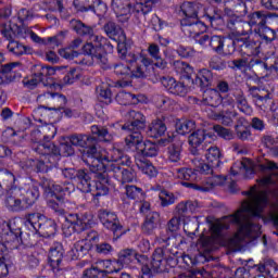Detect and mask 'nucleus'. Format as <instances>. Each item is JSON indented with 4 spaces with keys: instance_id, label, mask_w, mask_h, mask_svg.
I'll return each instance as SVG.
<instances>
[{
    "instance_id": "4c0bfd02",
    "label": "nucleus",
    "mask_w": 278,
    "mask_h": 278,
    "mask_svg": "<svg viewBox=\"0 0 278 278\" xmlns=\"http://www.w3.org/2000/svg\"><path fill=\"white\" fill-rule=\"evenodd\" d=\"M157 225H160V213L150 212L147 214L142 231L144 233H153V230L157 229Z\"/></svg>"
},
{
    "instance_id": "20e7f679",
    "label": "nucleus",
    "mask_w": 278,
    "mask_h": 278,
    "mask_svg": "<svg viewBox=\"0 0 278 278\" xmlns=\"http://www.w3.org/2000/svg\"><path fill=\"white\" fill-rule=\"evenodd\" d=\"M104 162L109 173H113L115 179H119L122 184H131L136 179V172L131 168L123 166H131V156L125 153L122 149L113 148L104 155Z\"/></svg>"
},
{
    "instance_id": "423d86ee",
    "label": "nucleus",
    "mask_w": 278,
    "mask_h": 278,
    "mask_svg": "<svg viewBox=\"0 0 278 278\" xmlns=\"http://www.w3.org/2000/svg\"><path fill=\"white\" fill-rule=\"evenodd\" d=\"M174 66L184 79L188 80L189 84H195L200 88H208V86H212V81H214V74L207 68H203L194 75L192 66L184 61H176Z\"/></svg>"
},
{
    "instance_id": "5fc2aeb1",
    "label": "nucleus",
    "mask_w": 278,
    "mask_h": 278,
    "mask_svg": "<svg viewBox=\"0 0 278 278\" xmlns=\"http://www.w3.org/2000/svg\"><path fill=\"white\" fill-rule=\"evenodd\" d=\"M249 68H253V71L261 73V75H266L268 71L273 72L270 66L268 67V63L262 61L261 59H251L249 61Z\"/></svg>"
},
{
    "instance_id": "49530a36",
    "label": "nucleus",
    "mask_w": 278,
    "mask_h": 278,
    "mask_svg": "<svg viewBox=\"0 0 278 278\" xmlns=\"http://www.w3.org/2000/svg\"><path fill=\"white\" fill-rule=\"evenodd\" d=\"M181 219L174 215V217L167 223V236H164V233H161L159 238H156L157 242H168L170 240V235L169 233H175L177 229H179V223Z\"/></svg>"
},
{
    "instance_id": "dca6fc26",
    "label": "nucleus",
    "mask_w": 278,
    "mask_h": 278,
    "mask_svg": "<svg viewBox=\"0 0 278 278\" xmlns=\"http://www.w3.org/2000/svg\"><path fill=\"white\" fill-rule=\"evenodd\" d=\"M126 146L131 149V147H136L137 152L143 155V157H155L160 151V147L151 141L143 142V137L141 136V140L137 141L131 140L127 141Z\"/></svg>"
},
{
    "instance_id": "09e8293b",
    "label": "nucleus",
    "mask_w": 278,
    "mask_h": 278,
    "mask_svg": "<svg viewBox=\"0 0 278 278\" xmlns=\"http://www.w3.org/2000/svg\"><path fill=\"white\" fill-rule=\"evenodd\" d=\"M45 220V216H42V214L40 213H29L25 215V225L26 227H33V229H35V231H38V229L40 228L39 225H41V223Z\"/></svg>"
},
{
    "instance_id": "39448f33",
    "label": "nucleus",
    "mask_w": 278,
    "mask_h": 278,
    "mask_svg": "<svg viewBox=\"0 0 278 278\" xmlns=\"http://www.w3.org/2000/svg\"><path fill=\"white\" fill-rule=\"evenodd\" d=\"M73 147H80L83 151V161L87 166L94 164L105 157L103 154V149L97 144V137H91L88 135H72L68 138Z\"/></svg>"
},
{
    "instance_id": "de8ad7c7",
    "label": "nucleus",
    "mask_w": 278,
    "mask_h": 278,
    "mask_svg": "<svg viewBox=\"0 0 278 278\" xmlns=\"http://www.w3.org/2000/svg\"><path fill=\"white\" fill-rule=\"evenodd\" d=\"M91 134L102 142H112L113 137L104 126H99V125L91 126Z\"/></svg>"
},
{
    "instance_id": "0eeeda50",
    "label": "nucleus",
    "mask_w": 278,
    "mask_h": 278,
    "mask_svg": "<svg viewBox=\"0 0 278 278\" xmlns=\"http://www.w3.org/2000/svg\"><path fill=\"white\" fill-rule=\"evenodd\" d=\"M1 34L9 40L7 49L10 53H13V55H25L27 53V46L14 40V38H21L23 36V28L16 23L8 22L2 24Z\"/></svg>"
},
{
    "instance_id": "6e6552de",
    "label": "nucleus",
    "mask_w": 278,
    "mask_h": 278,
    "mask_svg": "<svg viewBox=\"0 0 278 278\" xmlns=\"http://www.w3.org/2000/svg\"><path fill=\"white\" fill-rule=\"evenodd\" d=\"M128 118L129 122L122 127L129 134L125 138V142H131V140L140 142L142 140V131L147 127V117L140 111H130L128 112Z\"/></svg>"
},
{
    "instance_id": "f03ea898",
    "label": "nucleus",
    "mask_w": 278,
    "mask_h": 278,
    "mask_svg": "<svg viewBox=\"0 0 278 278\" xmlns=\"http://www.w3.org/2000/svg\"><path fill=\"white\" fill-rule=\"evenodd\" d=\"M70 25L77 36L89 38L90 41L83 47L84 53L90 55L91 60L99 64L101 68H108L109 60L105 47H103V37L94 35V28L80 20H72Z\"/></svg>"
},
{
    "instance_id": "58836bf2",
    "label": "nucleus",
    "mask_w": 278,
    "mask_h": 278,
    "mask_svg": "<svg viewBox=\"0 0 278 278\" xmlns=\"http://www.w3.org/2000/svg\"><path fill=\"white\" fill-rule=\"evenodd\" d=\"M43 190L48 197H55L59 203H62L63 198L58 195L62 194V185H58L52 180L46 179L43 180Z\"/></svg>"
},
{
    "instance_id": "a211bd4d",
    "label": "nucleus",
    "mask_w": 278,
    "mask_h": 278,
    "mask_svg": "<svg viewBox=\"0 0 278 278\" xmlns=\"http://www.w3.org/2000/svg\"><path fill=\"white\" fill-rule=\"evenodd\" d=\"M237 48L243 56L254 58L260 55V42L250 37H237Z\"/></svg>"
},
{
    "instance_id": "0e129e2a",
    "label": "nucleus",
    "mask_w": 278,
    "mask_h": 278,
    "mask_svg": "<svg viewBox=\"0 0 278 278\" xmlns=\"http://www.w3.org/2000/svg\"><path fill=\"white\" fill-rule=\"evenodd\" d=\"M213 130L224 140H233V131L231 129L225 128L222 125H215L213 126Z\"/></svg>"
},
{
    "instance_id": "f8f14e48",
    "label": "nucleus",
    "mask_w": 278,
    "mask_h": 278,
    "mask_svg": "<svg viewBox=\"0 0 278 278\" xmlns=\"http://www.w3.org/2000/svg\"><path fill=\"white\" fill-rule=\"evenodd\" d=\"M51 75H55V70L50 66H41L30 79H24L23 84L30 90H34L40 83L43 84V86L51 87L53 86V78H51Z\"/></svg>"
},
{
    "instance_id": "cd10ccee",
    "label": "nucleus",
    "mask_w": 278,
    "mask_h": 278,
    "mask_svg": "<svg viewBox=\"0 0 278 278\" xmlns=\"http://www.w3.org/2000/svg\"><path fill=\"white\" fill-rule=\"evenodd\" d=\"M80 192H92V177L86 169H78L75 178Z\"/></svg>"
},
{
    "instance_id": "7c9ffc66",
    "label": "nucleus",
    "mask_w": 278,
    "mask_h": 278,
    "mask_svg": "<svg viewBox=\"0 0 278 278\" xmlns=\"http://www.w3.org/2000/svg\"><path fill=\"white\" fill-rule=\"evenodd\" d=\"M64 258V248L62 247V243L54 242L49 252V260H50V266L52 268L60 267V264H62V260Z\"/></svg>"
},
{
    "instance_id": "72a5a7b5",
    "label": "nucleus",
    "mask_w": 278,
    "mask_h": 278,
    "mask_svg": "<svg viewBox=\"0 0 278 278\" xmlns=\"http://www.w3.org/2000/svg\"><path fill=\"white\" fill-rule=\"evenodd\" d=\"M166 123L162 119H154L151 122V124L148 126L147 136L149 138H162L164 134H166Z\"/></svg>"
},
{
    "instance_id": "4468645a",
    "label": "nucleus",
    "mask_w": 278,
    "mask_h": 278,
    "mask_svg": "<svg viewBox=\"0 0 278 278\" xmlns=\"http://www.w3.org/2000/svg\"><path fill=\"white\" fill-rule=\"evenodd\" d=\"M5 207L9 212H25L27 211V204H25V200L23 198V191L18 187H13L7 193L4 200Z\"/></svg>"
},
{
    "instance_id": "393cba45",
    "label": "nucleus",
    "mask_w": 278,
    "mask_h": 278,
    "mask_svg": "<svg viewBox=\"0 0 278 278\" xmlns=\"http://www.w3.org/2000/svg\"><path fill=\"white\" fill-rule=\"evenodd\" d=\"M199 10H201V4L199 2L185 1L179 5H176V12L186 16L185 18L190 20L199 18Z\"/></svg>"
},
{
    "instance_id": "338daca9",
    "label": "nucleus",
    "mask_w": 278,
    "mask_h": 278,
    "mask_svg": "<svg viewBox=\"0 0 278 278\" xmlns=\"http://www.w3.org/2000/svg\"><path fill=\"white\" fill-rule=\"evenodd\" d=\"M79 77H81V72L78 68L72 67L64 76L63 81L64 84H75Z\"/></svg>"
},
{
    "instance_id": "774afa93",
    "label": "nucleus",
    "mask_w": 278,
    "mask_h": 278,
    "mask_svg": "<svg viewBox=\"0 0 278 278\" xmlns=\"http://www.w3.org/2000/svg\"><path fill=\"white\" fill-rule=\"evenodd\" d=\"M228 66L231 71H242V68H247L249 66V60L245 58L243 59H236L228 62Z\"/></svg>"
},
{
    "instance_id": "473e14b6",
    "label": "nucleus",
    "mask_w": 278,
    "mask_h": 278,
    "mask_svg": "<svg viewBox=\"0 0 278 278\" xmlns=\"http://www.w3.org/2000/svg\"><path fill=\"white\" fill-rule=\"evenodd\" d=\"M131 46L127 43V41L118 42L117 52L119 54L121 60H125L130 66L138 63L139 55L129 52Z\"/></svg>"
},
{
    "instance_id": "5701e85b",
    "label": "nucleus",
    "mask_w": 278,
    "mask_h": 278,
    "mask_svg": "<svg viewBox=\"0 0 278 278\" xmlns=\"http://www.w3.org/2000/svg\"><path fill=\"white\" fill-rule=\"evenodd\" d=\"M273 13L268 11H254L248 15V25L251 27H257V29L262 27H266L268 23V18H273Z\"/></svg>"
},
{
    "instance_id": "8fccbe9b",
    "label": "nucleus",
    "mask_w": 278,
    "mask_h": 278,
    "mask_svg": "<svg viewBox=\"0 0 278 278\" xmlns=\"http://www.w3.org/2000/svg\"><path fill=\"white\" fill-rule=\"evenodd\" d=\"M192 164L194 166L195 173H200L201 175H212L214 173V164L210 165L199 159H193Z\"/></svg>"
},
{
    "instance_id": "412c9836",
    "label": "nucleus",
    "mask_w": 278,
    "mask_h": 278,
    "mask_svg": "<svg viewBox=\"0 0 278 278\" xmlns=\"http://www.w3.org/2000/svg\"><path fill=\"white\" fill-rule=\"evenodd\" d=\"M55 138V127L49 126V127H43L40 129H35L30 132V140L37 147L39 144H45L46 142H51Z\"/></svg>"
},
{
    "instance_id": "a878e982",
    "label": "nucleus",
    "mask_w": 278,
    "mask_h": 278,
    "mask_svg": "<svg viewBox=\"0 0 278 278\" xmlns=\"http://www.w3.org/2000/svg\"><path fill=\"white\" fill-rule=\"evenodd\" d=\"M205 129L199 128L192 131L188 137V142L190 146V153L192 155H199V148L205 142Z\"/></svg>"
},
{
    "instance_id": "13d9d810",
    "label": "nucleus",
    "mask_w": 278,
    "mask_h": 278,
    "mask_svg": "<svg viewBox=\"0 0 278 278\" xmlns=\"http://www.w3.org/2000/svg\"><path fill=\"white\" fill-rule=\"evenodd\" d=\"M254 31L258 34L260 38L265 42H273V40H275V30L270 29L268 26L255 28Z\"/></svg>"
},
{
    "instance_id": "79ce46f5",
    "label": "nucleus",
    "mask_w": 278,
    "mask_h": 278,
    "mask_svg": "<svg viewBox=\"0 0 278 278\" xmlns=\"http://www.w3.org/2000/svg\"><path fill=\"white\" fill-rule=\"evenodd\" d=\"M136 166L141 170V173L148 175V177H155V175H157V169H155L153 163L147 159H137Z\"/></svg>"
},
{
    "instance_id": "864d4df0",
    "label": "nucleus",
    "mask_w": 278,
    "mask_h": 278,
    "mask_svg": "<svg viewBox=\"0 0 278 278\" xmlns=\"http://www.w3.org/2000/svg\"><path fill=\"white\" fill-rule=\"evenodd\" d=\"M215 116H216L217 121L222 122V125L229 127L230 125H233V118H236V116H238V113L236 111L222 110Z\"/></svg>"
},
{
    "instance_id": "603ef678",
    "label": "nucleus",
    "mask_w": 278,
    "mask_h": 278,
    "mask_svg": "<svg viewBox=\"0 0 278 278\" xmlns=\"http://www.w3.org/2000/svg\"><path fill=\"white\" fill-rule=\"evenodd\" d=\"M111 8L115 14L134 10L131 0H111Z\"/></svg>"
},
{
    "instance_id": "c9c22d12",
    "label": "nucleus",
    "mask_w": 278,
    "mask_h": 278,
    "mask_svg": "<svg viewBox=\"0 0 278 278\" xmlns=\"http://www.w3.org/2000/svg\"><path fill=\"white\" fill-rule=\"evenodd\" d=\"M205 157L207 160L208 164H213L215 168H219V166L223 164L220 160H223V152L220 151V148L218 146H211L205 153Z\"/></svg>"
},
{
    "instance_id": "f704fd0d",
    "label": "nucleus",
    "mask_w": 278,
    "mask_h": 278,
    "mask_svg": "<svg viewBox=\"0 0 278 278\" xmlns=\"http://www.w3.org/2000/svg\"><path fill=\"white\" fill-rule=\"evenodd\" d=\"M236 47H238V37H224L219 50H217L218 55H233L236 53Z\"/></svg>"
},
{
    "instance_id": "a18cd8bd",
    "label": "nucleus",
    "mask_w": 278,
    "mask_h": 278,
    "mask_svg": "<svg viewBox=\"0 0 278 278\" xmlns=\"http://www.w3.org/2000/svg\"><path fill=\"white\" fill-rule=\"evenodd\" d=\"M91 240H97V232H87V238L77 241L74 244V249L76 251V253H88V251H90V243Z\"/></svg>"
},
{
    "instance_id": "69168bd1",
    "label": "nucleus",
    "mask_w": 278,
    "mask_h": 278,
    "mask_svg": "<svg viewBox=\"0 0 278 278\" xmlns=\"http://www.w3.org/2000/svg\"><path fill=\"white\" fill-rule=\"evenodd\" d=\"M63 201L62 200L61 202H58L53 199H50L48 200V207H50V210H53L54 211V214H56V216H64V214H66V211L64 210V206H63Z\"/></svg>"
},
{
    "instance_id": "052dcab7",
    "label": "nucleus",
    "mask_w": 278,
    "mask_h": 278,
    "mask_svg": "<svg viewBox=\"0 0 278 278\" xmlns=\"http://www.w3.org/2000/svg\"><path fill=\"white\" fill-rule=\"evenodd\" d=\"M0 181L3 184V186H7V188H14V182L16 181V177L12 172L8 169H2L0 174Z\"/></svg>"
},
{
    "instance_id": "aec40b11",
    "label": "nucleus",
    "mask_w": 278,
    "mask_h": 278,
    "mask_svg": "<svg viewBox=\"0 0 278 278\" xmlns=\"http://www.w3.org/2000/svg\"><path fill=\"white\" fill-rule=\"evenodd\" d=\"M161 84L170 94H175V97H186V94H188V87L170 76L162 77Z\"/></svg>"
},
{
    "instance_id": "6ab92c4d",
    "label": "nucleus",
    "mask_w": 278,
    "mask_h": 278,
    "mask_svg": "<svg viewBox=\"0 0 278 278\" xmlns=\"http://www.w3.org/2000/svg\"><path fill=\"white\" fill-rule=\"evenodd\" d=\"M83 42L84 40H81V38L79 37L74 39L71 42L70 47L59 50V55H61V58H64L65 60H74L76 64H85L84 55H81V53L75 50V49H79Z\"/></svg>"
},
{
    "instance_id": "6e6d98bb",
    "label": "nucleus",
    "mask_w": 278,
    "mask_h": 278,
    "mask_svg": "<svg viewBox=\"0 0 278 278\" xmlns=\"http://www.w3.org/2000/svg\"><path fill=\"white\" fill-rule=\"evenodd\" d=\"M167 160L173 163L180 162L181 160V147L177 143H172L167 148Z\"/></svg>"
},
{
    "instance_id": "b1692460",
    "label": "nucleus",
    "mask_w": 278,
    "mask_h": 278,
    "mask_svg": "<svg viewBox=\"0 0 278 278\" xmlns=\"http://www.w3.org/2000/svg\"><path fill=\"white\" fill-rule=\"evenodd\" d=\"M16 66H21V62L8 63L0 67V86L12 84L16 79Z\"/></svg>"
},
{
    "instance_id": "9b49d317",
    "label": "nucleus",
    "mask_w": 278,
    "mask_h": 278,
    "mask_svg": "<svg viewBox=\"0 0 278 278\" xmlns=\"http://www.w3.org/2000/svg\"><path fill=\"white\" fill-rule=\"evenodd\" d=\"M33 149L35 153L43 155L48 167L53 168L58 166V162H60V148L53 142L47 141L46 143L33 147Z\"/></svg>"
},
{
    "instance_id": "f3484780",
    "label": "nucleus",
    "mask_w": 278,
    "mask_h": 278,
    "mask_svg": "<svg viewBox=\"0 0 278 278\" xmlns=\"http://www.w3.org/2000/svg\"><path fill=\"white\" fill-rule=\"evenodd\" d=\"M181 31L188 38H197V36H201L205 30V24L199 21V18H182L180 21Z\"/></svg>"
},
{
    "instance_id": "2f4dec72",
    "label": "nucleus",
    "mask_w": 278,
    "mask_h": 278,
    "mask_svg": "<svg viewBox=\"0 0 278 278\" xmlns=\"http://www.w3.org/2000/svg\"><path fill=\"white\" fill-rule=\"evenodd\" d=\"M73 3L77 12H94V14L99 7L103 5L101 0H74Z\"/></svg>"
},
{
    "instance_id": "bf43d9fd",
    "label": "nucleus",
    "mask_w": 278,
    "mask_h": 278,
    "mask_svg": "<svg viewBox=\"0 0 278 278\" xmlns=\"http://www.w3.org/2000/svg\"><path fill=\"white\" fill-rule=\"evenodd\" d=\"M62 231L65 238H70L73 233H81L80 226H75L73 223L68 222V216L65 217V223L62 226Z\"/></svg>"
},
{
    "instance_id": "bb28decb",
    "label": "nucleus",
    "mask_w": 278,
    "mask_h": 278,
    "mask_svg": "<svg viewBox=\"0 0 278 278\" xmlns=\"http://www.w3.org/2000/svg\"><path fill=\"white\" fill-rule=\"evenodd\" d=\"M176 173L178 179L185 180V182H182V186H185L186 188H194V190H201L202 186L194 184V181H197V170L184 167L176 169Z\"/></svg>"
},
{
    "instance_id": "1a4fd4ad",
    "label": "nucleus",
    "mask_w": 278,
    "mask_h": 278,
    "mask_svg": "<svg viewBox=\"0 0 278 278\" xmlns=\"http://www.w3.org/2000/svg\"><path fill=\"white\" fill-rule=\"evenodd\" d=\"M105 160L94 161L88 165L90 173L94 175V197H105L110 192V177L108 176V164L104 163Z\"/></svg>"
},
{
    "instance_id": "e2e57ef3",
    "label": "nucleus",
    "mask_w": 278,
    "mask_h": 278,
    "mask_svg": "<svg viewBox=\"0 0 278 278\" xmlns=\"http://www.w3.org/2000/svg\"><path fill=\"white\" fill-rule=\"evenodd\" d=\"M235 103H237L238 108L241 112H244L249 108V102L247 101V97H244L243 90H237L233 92Z\"/></svg>"
},
{
    "instance_id": "ddd939ff",
    "label": "nucleus",
    "mask_w": 278,
    "mask_h": 278,
    "mask_svg": "<svg viewBox=\"0 0 278 278\" xmlns=\"http://www.w3.org/2000/svg\"><path fill=\"white\" fill-rule=\"evenodd\" d=\"M98 218L105 229L113 231L116 238H121L125 233L121 220H118V216L115 213L108 210H100L98 212Z\"/></svg>"
},
{
    "instance_id": "c756f323",
    "label": "nucleus",
    "mask_w": 278,
    "mask_h": 278,
    "mask_svg": "<svg viewBox=\"0 0 278 278\" xmlns=\"http://www.w3.org/2000/svg\"><path fill=\"white\" fill-rule=\"evenodd\" d=\"M68 223H73L74 227H80L81 231H86L90 225H92V215L85 213V214H70L67 216Z\"/></svg>"
},
{
    "instance_id": "4be33fe9",
    "label": "nucleus",
    "mask_w": 278,
    "mask_h": 278,
    "mask_svg": "<svg viewBox=\"0 0 278 278\" xmlns=\"http://www.w3.org/2000/svg\"><path fill=\"white\" fill-rule=\"evenodd\" d=\"M138 257H144V254H138L134 249H125L118 253V258L116 261V266L114 267V273H118L125 266H129L132 260H137Z\"/></svg>"
},
{
    "instance_id": "f257e3e1",
    "label": "nucleus",
    "mask_w": 278,
    "mask_h": 278,
    "mask_svg": "<svg viewBox=\"0 0 278 278\" xmlns=\"http://www.w3.org/2000/svg\"><path fill=\"white\" fill-rule=\"evenodd\" d=\"M242 194L250 197L244 200L241 207L232 215L226 216L223 220L212 225L211 231L215 238H220L223 231L229 229L231 223L237 225L238 231L230 238L223 239L222 244L229 251H240L245 238H257L262 233V226L255 223V218H261L264 207L268 205L266 192L243 191Z\"/></svg>"
},
{
    "instance_id": "7ed1b4c3",
    "label": "nucleus",
    "mask_w": 278,
    "mask_h": 278,
    "mask_svg": "<svg viewBox=\"0 0 278 278\" xmlns=\"http://www.w3.org/2000/svg\"><path fill=\"white\" fill-rule=\"evenodd\" d=\"M177 255L179 252L173 253L166 248H156L151 262L147 255L139 256L138 264H141V278H153V275L168 273L169 268H175L177 265Z\"/></svg>"
},
{
    "instance_id": "ea45409f",
    "label": "nucleus",
    "mask_w": 278,
    "mask_h": 278,
    "mask_svg": "<svg viewBox=\"0 0 278 278\" xmlns=\"http://www.w3.org/2000/svg\"><path fill=\"white\" fill-rule=\"evenodd\" d=\"M37 231L46 238H51V236H55V231H58V224H55V220L53 219H47L43 217V220L39 224Z\"/></svg>"
},
{
    "instance_id": "9d476101",
    "label": "nucleus",
    "mask_w": 278,
    "mask_h": 278,
    "mask_svg": "<svg viewBox=\"0 0 278 278\" xmlns=\"http://www.w3.org/2000/svg\"><path fill=\"white\" fill-rule=\"evenodd\" d=\"M160 0H136V3L132 5V10L124 11L116 14L117 23L121 25H127L129 23V18H131V14H149L153 10V5L159 3Z\"/></svg>"
},
{
    "instance_id": "680f3d73",
    "label": "nucleus",
    "mask_w": 278,
    "mask_h": 278,
    "mask_svg": "<svg viewBox=\"0 0 278 278\" xmlns=\"http://www.w3.org/2000/svg\"><path fill=\"white\" fill-rule=\"evenodd\" d=\"M114 73L118 77H123L125 79L131 78V65H126L123 63H118L114 65Z\"/></svg>"
},
{
    "instance_id": "3c124183",
    "label": "nucleus",
    "mask_w": 278,
    "mask_h": 278,
    "mask_svg": "<svg viewBox=\"0 0 278 278\" xmlns=\"http://www.w3.org/2000/svg\"><path fill=\"white\" fill-rule=\"evenodd\" d=\"M23 231H21V228H17L15 230L10 229L7 233L3 236L4 242L8 244H23V238L21 237Z\"/></svg>"
},
{
    "instance_id": "e433bc0d",
    "label": "nucleus",
    "mask_w": 278,
    "mask_h": 278,
    "mask_svg": "<svg viewBox=\"0 0 278 278\" xmlns=\"http://www.w3.org/2000/svg\"><path fill=\"white\" fill-rule=\"evenodd\" d=\"M24 199V203L26 204V207L29 210V207H33L36 204V201L40 199V188L38 185H31L26 190V193L22 197Z\"/></svg>"
},
{
    "instance_id": "37998d69",
    "label": "nucleus",
    "mask_w": 278,
    "mask_h": 278,
    "mask_svg": "<svg viewBox=\"0 0 278 278\" xmlns=\"http://www.w3.org/2000/svg\"><path fill=\"white\" fill-rule=\"evenodd\" d=\"M195 129H197V122L192 119H186V121L178 119L176 122V131L181 136H186V134H191V131L193 132Z\"/></svg>"
},
{
    "instance_id": "2eb2a0df",
    "label": "nucleus",
    "mask_w": 278,
    "mask_h": 278,
    "mask_svg": "<svg viewBox=\"0 0 278 278\" xmlns=\"http://www.w3.org/2000/svg\"><path fill=\"white\" fill-rule=\"evenodd\" d=\"M227 27L232 31L235 38H241L251 34L248 22H244L240 15H230L227 20Z\"/></svg>"
},
{
    "instance_id": "c03bdc74",
    "label": "nucleus",
    "mask_w": 278,
    "mask_h": 278,
    "mask_svg": "<svg viewBox=\"0 0 278 278\" xmlns=\"http://www.w3.org/2000/svg\"><path fill=\"white\" fill-rule=\"evenodd\" d=\"M66 102V96L60 93H52V99L50 102V105L52 106L49 108L47 105H41V108H45L46 110H54V112H60V110H64Z\"/></svg>"
},
{
    "instance_id": "c85d7f7f",
    "label": "nucleus",
    "mask_w": 278,
    "mask_h": 278,
    "mask_svg": "<svg viewBox=\"0 0 278 278\" xmlns=\"http://www.w3.org/2000/svg\"><path fill=\"white\" fill-rule=\"evenodd\" d=\"M103 30L105 31L106 36L109 38H113V40H116L117 38L119 42L127 41V35H125V30H123L121 26L112 21L104 24Z\"/></svg>"
},
{
    "instance_id": "a19ab883",
    "label": "nucleus",
    "mask_w": 278,
    "mask_h": 278,
    "mask_svg": "<svg viewBox=\"0 0 278 278\" xmlns=\"http://www.w3.org/2000/svg\"><path fill=\"white\" fill-rule=\"evenodd\" d=\"M220 93L214 89H207L202 94V101L211 108H218L220 105Z\"/></svg>"
},
{
    "instance_id": "4d7b16f0",
    "label": "nucleus",
    "mask_w": 278,
    "mask_h": 278,
    "mask_svg": "<svg viewBox=\"0 0 278 278\" xmlns=\"http://www.w3.org/2000/svg\"><path fill=\"white\" fill-rule=\"evenodd\" d=\"M226 180H227V178H225L220 175L213 176L211 181H208L204 186L200 187V190L202 192H210V190H214L215 186H223V184H225Z\"/></svg>"
}]
</instances>
